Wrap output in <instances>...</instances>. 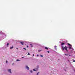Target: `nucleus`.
I'll list each match as a JSON object with an SVG mask.
<instances>
[{
  "mask_svg": "<svg viewBox=\"0 0 75 75\" xmlns=\"http://www.w3.org/2000/svg\"><path fill=\"white\" fill-rule=\"evenodd\" d=\"M65 45V43H62L61 44V45H62V49L63 51H64V46Z\"/></svg>",
  "mask_w": 75,
  "mask_h": 75,
  "instance_id": "nucleus-1",
  "label": "nucleus"
},
{
  "mask_svg": "<svg viewBox=\"0 0 75 75\" xmlns=\"http://www.w3.org/2000/svg\"><path fill=\"white\" fill-rule=\"evenodd\" d=\"M67 48H68V47H67V46H65V47H64V50H65L66 51H67V52H68V50Z\"/></svg>",
  "mask_w": 75,
  "mask_h": 75,
  "instance_id": "nucleus-2",
  "label": "nucleus"
},
{
  "mask_svg": "<svg viewBox=\"0 0 75 75\" xmlns=\"http://www.w3.org/2000/svg\"><path fill=\"white\" fill-rule=\"evenodd\" d=\"M8 72H10V74H11V69H8Z\"/></svg>",
  "mask_w": 75,
  "mask_h": 75,
  "instance_id": "nucleus-3",
  "label": "nucleus"
},
{
  "mask_svg": "<svg viewBox=\"0 0 75 75\" xmlns=\"http://www.w3.org/2000/svg\"><path fill=\"white\" fill-rule=\"evenodd\" d=\"M26 68L27 69H28V70H29L30 69L29 68V67L28 66H26Z\"/></svg>",
  "mask_w": 75,
  "mask_h": 75,
  "instance_id": "nucleus-4",
  "label": "nucleus"
},
{
  "mask_svg": "<svg viewBox=\"0 0 75 75\" xmlns=\"http://www.w3.org/2000/svg\"><path fill=\"white\" fill-rule=\"evenodd\" d=\"M13 47H14V46H12V47H10V49H13Z\"/></svg>",
  "mask_w": 75,
  "mask_h": 75,
  "instance_id": "nucleus-5",
  "label": "nucleus"
},
{
  "mask_svg": "<svg viewBox=\"0 0 75 75\" xmlns=\"http://www.w3.org/2000/svg\"><path fill=\"white\" fill-rule=\"evenodd\" d=\"M21 43L22 45H24V42H21Z\"/></svg>",
  "mask_w": 75,
  "mask_h": 75,
  "instance_id": "nucleus-6",
  "label": "nucleus"
},
{
  "mask_svg": "<svg viewBox=\"0 0 75 75\" xmlns=\"http://www.w3.org/2000/svg\"><path fill=\"white\" fill-rule=\"evenodd\" d=\"M67 44L68 45H69V46H71V45L69 43H67Z\"/></svg>",
  "mask_w": 75,
  "mask_h": 75,
  "instance_id": "nucleus-7",
  "label": "nucleus"
},
{
  "mask_svg": "<svg viewBox=\"0 0 75 75\" xmlns=\"http://www.w3.org/2000/svg\"><path fill=\"white\" fill-rule=\"evenodd\" d=\"M45 50H48V47H45Z\"/></svg>",
  "mask_w": 75,
  "mask_h": 75,
  "instance_id": "nucleus-8",
  "label": "nucleus"
},
{
  "mask_svg": "<svg viewBox=\"0 0 75 75\" xmlns=\"http://www.w3.org/2000/svg\"><path fill=\"white\" fill-rule=\"evenodd\" d=\"M71 48H72V47H69V49H71Z\"/></svg>",
  "mask_w": 75,
  "mask_h": 75,
  "instance_id": "nucleus-9",
  "label": "nucleus"
},
{
  "mask_svg": "<svg viewBox=\"0 0 75 75\" xmlns=\"http://www.w3.org/2000/svg\"><path fill=\"white\" fill-rule=\"evenodd\" d=\"M20 61V60H19V59H17V61Z\"/></svg>",
  "mask_w": 75,
  "mask_h": 75,
  "instance_id": "nucleus-10",
  "label": "nucleus"
},
{
  "mask_svg": "<svg viewBox=\"0 0 75 75\" xmlns=\"http://www.w3.org/2000/svg\"><path fill=\"white\" fill-rule=\"evenodd\" d=\"M64 55H65L66 56H68V54H64Z\"/></svg>",
  "mask_w": 75,
  "mask_h": 75,
  "instance_id": "nucleus-11",
  "label": "nucleus"
},
{
  "mask_svg": "<svg viewBox=\"0 0 75 75\" xmlns=\"http://www.w3.org/2000/svg\"><path fill=\"white\" fill-rule=\"evenodd\" d=\"M23 49H24V50H25H25H26V49H25V48H23Z\"/></svg>",
  "mask_w": 75,
  "mask_h": 75,
  "instance_id": "nucleus-12",
  "label": "nucleus"
},
{
  "mask_svg": "<svg viewBox=\"0 0 75 75\" xmlns=\"http://www.w3.org/2000/svg\"><path fill=\"white\" fill-rule=\"evenodd\" d=\"M38 51L39 52H40V51H41V50H39Z\"/></svg>",
  "mask_w": 75,
  "mask_h": 75,
  "instance_id": "nucleus-13",
  "label": "nucleus"
},
{
  "mask_svg": "<svg viewBox=\"0 0 75 75\" xmlns=\"http://www.w3.org/2000/svg\"><path fill=\"white\" fill-rule=\"evenodd\" d=\"M30 45H31V47H33V45H32V44H30Z\"/></svg>",
  "mask_w": 75,
  "mask_h": 75,
  "instance_id": "nucleus-14",
  "label": "nucleus"
},
{
  "mask_svg": "<svg viewBox=\"0 0 75 75\" xmlns=\"http://www.w3.org/2000/svg\"><path fill=\"white\" fill-rule=\"evenodd\" d=\"M28 55H30V53H28Z\"/></svg>",
  "mask_w": 75,
  "mask_h": 75,
  "instance_id": "nucleus-15",
  "label": "nucleus"
},
{
  "mask_svg": "<svg viewBox=\"0 0 75 75\" xmlns=\"http://www.w3.org/2000/svg\"><path fill=\"white\" fill-rule=\"evenodd\" d=\"M39 73H40L39 72H38V73H37V75H38V74H39Z\"/></svg>",
  "mask_w": 75,
  "mask_h": 75,
  "instance_id": "nucleus-16",
  "label": "nucleus"
},
{
  "mask_svg": "<svg viewBox=\"0 0 75 75\" xmlns=\"http://www.w3.org/2000/svg\"><path fill=\"white\" fill-rule=\"evenodd\" d=\"M9 45V43H7V45Z\"/></svg>",
  "mask_w": 75,
  "mask_h": 75,
  "instance_id": "nucleus-17",
  "label": "nucleus"
},
{
  "mask_svg": "<svg viewBox=\"0 0 75 75\" xmlns=\"http://www.w3.org/2000/svg\"><path fill=\"white\" fill-rule=\"evenodd\" d=\"M30 72H31V73H32V72H33V71L31 70L30 71Z\"/></svg>",
  "mask_w": 75,
  "mask_h": 75,
  "instance_id": "nucleus-18",
  "label": "nucleus"
},
{
  "mask_svg": "<svg viewBox=\"0 0 75 75\" xmlns=\"http://www.w3.org/2000/svg\"><path fill=\"white\" fill-rule=\"evenodd\" d=\"M8 62V61H7V60H6V64H7Z\"/></svg>",
  "mask_w": 75,
  "mask_h": 75,
  "instance_id": "nucleus-19",
  "label": "nucleus"
},
{
  "mask_svg": "<svg viewBox=\"0 0 75 75\" xmlns=\"http://www.w3.org/2000/svg\"><path fill=\"white\" fill-rule=\"evenodd\" d=\"M39 55H38V54H37V57H39Z\"/></svg>",
  "mask_w": 75,
  "mask_h": 75,
  "instance_id": "nucleus-20",
  "label": "nucleus"
},
{
  "mask_svg": "<svg viewBox=\"0 0 75 75\" xmlns=\"http://www.w3.org/2000/svg\"><path fill=\"white\" fill-rule=\"evenodd\" d=\"M73 60V62H75V60Z\"/></svg>",
  "mask_w": 75,
  "mask_h": 75,
  "instance_id": "nucleus-21",
  "label": "nucleus"
},
{
  "mask_svg": "<svg viewBox=\"0 0 75 75\" xmlns=\"http://www.w3.org/2000/svg\"><path fill=\"white\" fill-rule=\"evenodd\" d=\"M40 56L41 57H43V56L42 55H40Z\"/></svg>",
  "mask_w": 75,
  "mask_h": 75,
  "instance_id": "nucleus-22",
  "label": "nucleus"
},
{
  "mask_svg": "<svg viewBox=\"0 0 75 75\" xmlns=\"http://www.w3.org/2000/svg\"><path fill=\"white\" fill-rule=\"evenodd\" d=\"M24 58V57H22V58Z\"/></svg>",
  "mask_w": 75,
  "mask_h": 75,
  "instance_id": "nucleus-23",
  "label": "nucleus"
},
{
  "mask_svg": "<svg viewBox=\"0 0 75 75\" xmlns=\"http://www.w3.org/2000/svg\"><path fill=\"white\" fill-rule=\"evenodd\" d=\"M47 52H48V53H50V52H49V51H47Z\"/></svg>",
  "mask_w": 75,
  "mask_h": 75,
  "instance_id": "nucleus-24",
  "label": "nucleus"
},
{
  "mask_svg": "<svg viewBox=\"0 0 75 75\" xmlns=\"http://www.w3.org/2000/svg\"><path fill=\"white\" fill-rule=\"evenodd\" d=\"M33 57H34V54H33Z\"/></svg>",
  "mask_w": 75,
  "mask_h": 75,
  "instance_id": "nucleus-25",
  "label": "nucleus"
},
{
  "mask_svg": "<svg viewBox=\"0 0 75 75\" xmlns=\"http://www.w3.org/2000/svg\"><path fill=\"white\" fill-rule=\"evenodd\" d=\"M27 48H28V46H27Z\"/></svg>",
  "mask_w": 75,
  "mask_h": 75,
  "instance_id": "nucleus-26",
  "label": "nucleus"
},
{
  "mask_svg": "<svg viewBox=\"0 0 75 75\" xmlns=\"http://www.w3.org/2000/svg\"><path fill=\"white\" fill-rule=\"evenodd\" d=\"M33 71H35V69H33Z\"/></svg>",
  "mask_w": 75,
  "mask_h": 75,
  "instance_id": "nucleus-27",
  "label": "nucleus"
},
{
  "mask_svg": "<svg viewBox=\"0 0 75 75\" xmlns=\"http://www.w3.org/2000/svg\"><path fill=\"white\" fill-rule=\"evenodd\" d=\"M69 56L70 57V56H71L70 55H69Z\"/></svg>",
  "mask_w": 75,
  "mask_h": 75,
  "instance_id": "nucleus-28",
  "label": "nucleus"
},
{
  "mask_svg": "<svg viewBox=\"0 0 75 75\" xmlns=\"http://www.w3.org/2000/svg\"><path fill=\"white\" fill-rule=\"evenodd\" d=\"M16 49H17V50H18V48H16Z\"/></svg>",
  "mask_w": 75,
  "mask_h": 75,
  "instance_id": "nucleus-29",
  "label": "nucleus"
},
{
  "mask_svg": "<svg viewBox=\"0 0 75 75\" xmlns=\"http://www.w3.org/2000/svg\"><path fill=\"white\" fill-rule=\"evenodd\" d=\"M56 47H57V46H55V48H56Z\"/></svg>",
  "mask_w": 75,
  "mask_h": 75,
  "instance_id": "nucleus-30",
  "label": "nucleus"
},
{
  "mask_svg": "<svg viewBox=\"0 0 75 75\" xmlns=\"http://www.w3.org/2000/svg\"><path fill=\"white\" fill-rule=\"evenodd\" d=\"M13 64H14V63H13V64H12V65H13Z\"/></svg>",
  "mask_w": 75,
  "mask_h": 75,
  "instance_id": "nucleus-31",
  "label": "nucleus"
}]
</instances>
